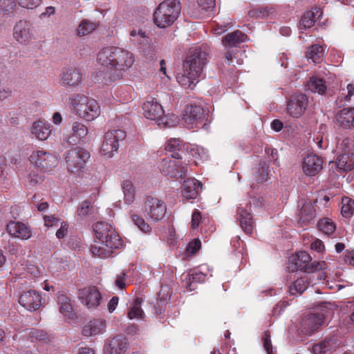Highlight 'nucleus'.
<instances>
[{
	"instance_id": "44",
	"label": "nucleus",
	"mask_w": 354,
	"mask_h": 354,
	"mask_svg": "<svg viewBox=\"0 0 354 354\" xmlns=\"http://www.w3.org/2000/svg\"><path fill=\"white\" fill-rule=\"evenodd\" d=\"M28 338L31 342H39L47 344L50 342V337L47 332L43 330L32 329L28 333Z\"/></svg>"
},
{
	"instance_id": "4",
	"label": "nucleus",
	"mask_w": 354,
	"mask_h": 354,
	"mask_svg": "<svg viewBox=\"0 0 354 354\" xmlns=\"http://www.w3.org/2000/svg\"><path fill=\"white\" fill-rule=\"evenodd\" d=\"M70 102L76 115L86 121H93L100 113L97 102L83 94L72 95Z\"/></svg>"
},
{
	"instance_id": "51",
	"label": "nucleus",
	"mask_w": 354,
	"mask_h": 354,
	"mask_svg": "<svg viewBox=\"0 0 354 354\" xmlns=\"http://www.w3.org/2000/svg\"><path fill=\"white\" fill-rule=\"evenodd\" d=\"M197 2L199 7L206 12L212 11L216 5L215 0H198Z\"/></svg>"
},
{
	"instance_id": "49",
	"label": "nucleus",
	"mask_w": 354,
	"mask_h": 354,
	"mask_svg": "<svg viewBox=\"0 0 354 354\" xmlns=\"http://www.w3.org/2000/svg\"><path fill=\"white\" fill-rule=\"evenodd\" d=\"M122 186L126 201L127 203L133 201L134 198V190L131 182L130 180H124L122 183Z\"/></svg>"
},
{
	"instance_id": "56",
	"label": "nucleus",
	"mask_w": 354,
	"mask_h": 354,
	"mask_svg": "<svg viewBox=\"0 0 354 354\" xmlns=\"http://www.w3.org/2000/svg\"><path fill=\"white\" fill-rule=\"evenodd\" d=\"M263 346L267 352V354H273L270 336L268 332H265Z\"/></svg>"
},
{
	"instance_id": "35",
	"label": "nucleus",
	"mask_w": 354,
	"mask_h": 354,
	"mask_svg": "<svg viewBox=\"0 0 354 354\" xmlns=\"http://www.w3.org/2000/svg\"><path fill=\"white\" fill-rule=\"evenodd\" d=\"M314 217V209L312 205L309 203H304L299 210L297 214L298 223L302 226L307 225Z\"/></svg>"
},
{
	"instance_id": "41",
	"label": "nucleus",
	"mask_w": 354,
	"mask_h": 354,
	"mask_svg": "<svg viewBox=\"0 0 354 354\" xmlns=\"http://www.w3.org/2000/svg\"><path fill=\"white\" fill-rule=\"evenodd\" d=\"M324 55V48L320 45H312L306 52V57L314 63H320Z\"/></svg>"
},
{
	"instance_id": "22",
	"label": "nucleus",
	"mask_w": 354,
	"mask_h": 354,
	"mask_svg": "<svg viewBox=\"0 0 354 354\" xmlns=\"http://www.w3.org/2000/svg\"><path fill=\"white\" fill-rule=\"evenodd\" d=\"M203 118L204 109L201 106L190 104L187 106L184 115V120L188 125H191L192 127H193L194 125L201 123Z\"/></svg>"
},
{
	"instance_id": "23",
	"label": "nucleus",
	"mask_w": 354,
	"mask_h": 354,
	"mask_svg": "<svg viewBox=\"0 0 354 354\" xmlns=\"http://www.w3.org/2000/svg\"><path fill=\"white\" fill-rule=\"evenodd\" d=\"M6 231L12 236L22 240H27L32 235L30 230L25 224L17 221H10L6 225Z\"/></svg>"
},
{
	"instance_id": "15",
	"label": "nucleus",
	"mask_w": 354,
	"mask_h": 354,
	"mask_svg": "<svg viewBox=\"0 0 354 354\" xmlns=\"http://www.w3.org/2000/svg\"><path fill=\"white\" fill-rule=\"evenodd\" d=\"M34 36L32 24L26 20H20L13 29V37L17 41L22 44H28Z\"/></svg>"
},
{
	"instance_id": "24",
	"label": "nucleus",
	"mask_w": 354,
	"mask_h": 354,
	"mask_svg": "<svg viewBox=\"0 0 354 354\" xmlns=\"http://www.w3.org/2000/svg\"><path fill=\"white\" fill-rule=\"evenodd\" d=\"M335 123L344 129L354 128V108H344L337 112Z\"/></svg>"
},
{
	"instance_id": "10",
	"label": "nucleus",
	"mask_w": 354,
	"mask_h": 354,
	"mask_svg": "<svg viewBox=\"0 0 354 354\" xmlns=\"http://www.w3.org/2000/svg\"><path fill=\"white\" fill-rule=\"evenodd\" d=\"M142 111L146 118L156 120L158 125L169 126L165 120V111L162 105L154 98H150L143 103Z\"/></svg>"
},
{
	"instance_id": "31",
	"label": "nucleus",
	"mask_w": 354,
	"mask_h": 354,
	"mask_svg": "<svg viewBox=\"0 0 354 354\" xmlns=\"http://www.w3.org/2000/svg\"><path fill=\"white\" fill-rule=\"evenodd\" d=\"M322 12L320 8H315L306 12L301 18L300 26L304 28L313 27L315 21L322 16Z\"/></svg>"
},
{
	"instance_id": "3",
	"label": "nucleus",
	"mask_w": 354,
	"mask_h": 354,
	"mask_svg": "<svg viewBox=\"0 0 354 354\" xmlns=\"http://www.w3.org/2000/svg\"><path fill=\"white\" fill-rule=\"evenodd\" d=\"M180 5L177 0H165L161 2L153 12V22L160 28L172 25L180 12Z\"/></svg>"
},
{
	"instance_id": "21",
	"label": "nucleus",
	"mask_w": 354,
	"mask_h": 354,
	"mask_svg": "<svg viewBox=\"0 0 354 354\" xmlns=\"http://www.w3.org/2000/svg\"><path fill=\"white\" fill-rule=\"evenodd\" d=\"M325 317L326 311L309 314L303 322V329L310 335L322 325Z\"/></svg>"
},
{
	"instance_id": "16",
	"label": "nucleus",
	"mask_w": 354,
	"mask_h": 354,
	"mask_svg": "<svg viewBox=\"0 0 354 354\" xmlns=\"http://www.w3.org/2000/svg\"><path fill=\"white\" fill-rule=\"evenodd\" d=\"M82 79V75L80 68L66 67L60 73L59 84L66 88L75 87L81 83Z\"/></svg>"
},
{
	"instance_id": "64",
	"label": "nucleus",
	"mask_w": 354,
	"mask_h": 354,
	"mask_svg": "<svg viewBox=\"0 0 354 354\" xmlns=\"http://www.w3.org/2000/svg\"><path fill=\"white\" fill-rule=\"evenodd\" d=\"M344 261L346 263L354 266V250L346 252L344 256Z\"/></svg>"
},
{
	"instance_id": "30",
	"label": "nucleus",
	"mask_w": 354,
	"mask_h": 354,
	"mask_svg": "<svg viewBox=\"0 0 354 354\" xmlns=\"http://www.w3.org/2000/svg\"><path fill=\"white\" fill-rule=\"evenodd\" d=\"M337 339L335 337H326L313 346V352L314 354H326L337 346Z\"/></svg>"
},
{
	"instance_id": "53",
	"label": "nucleus",
	"mask_w": 354,
	"mask_h": 354,
	"mask_svg": "<svg viewBox=\"0 0 354 354\" xmlns=\"http://www.w3.org/2000/svg\"><path fill=\"white\" fill-rule=\"evenodd\" d=\"M201 246V241L199 239H194L188 243L186 250L189 254H194L200 250Z\"/></svg>"
},
{
	"instance_id": "5",
	"label": "nucleus",
	"mask_w": 354,
	"mask_h": 354,
	"mask_svg": "<svg viewBox=\"0 0 354 354\" xmlns=\"http://www.w3.org/2000/svg\"><path fill=\"white\" fill-rule=\"evenodd\" d=\"M208 53L205 47L191 48L183 63V71L192 77H200L207 62Z\"/></svg>"
},
{
	"instance_id": "54",
	"label": "nucleus",
	"mask_w": 354,
	"mask_h": 354,
	"mask_svg": "<svg viewBox=\"0 0 354 354\" xmlns=\"http://www.w3.org/2000/svg\"><path fill=\"white\" fill-rule=\"evenodd\" d=\"M202 216L198 209H194L192 214L191 227L193 230H196L199 227L201 222Z\"/></svg>"
},
{
	"instance_id": "59",
	"label": "nucleus",
	"mask_w": 354,
	"mask_h": 354,
	"mask_svg": "<svg viewBox=\"0 0 354 354\" xmlns=\"http://www.w3.org/2000/svg\"><path fill=\"white\" fill-rule=\"evenodd\" d=\"M125 280H126V273L125 272L120 273L117 277V279L115 280V286L118 288H119L120 289H124L126 286Z\"/></svg>"
},
{
	"instance_id": "6",
	"label": "nucleus",
	"mask_w": 354,
	"mask_h": 354,
	"mask_svg": "<svg viewBox=\"0 0 354 354\" xmlns=\"http://www.w3.org/2000/svg\"><path fill=\"white\" fill-rule=\"evenodd\" d=\"M290 269L294 272L297 270L306 272H315L317 270H324L326 267L325 261H312L310 254L305 251H300L289 259Z\"/></svg>"
},
{
	"instance_id": "8",
	"label": "nucleus",
	"mask_w": 354,
	"mask_h": 354,
	"mask_svg": "<svg viewBox=\"0 0 354 354\" xmlns=\"http://www.w3.org/2000/svg\"><path fill=\"white\" fill-rule=\"evenodd\" d=\"M29 160L35 167L44 172L52 171L59 163V160L55 155L44 150L32 151Z\"/></svg>"
},
{
	"instance_id": "7",
	"label": "nucleus",
	"mask_w": 354,
	"mask_h": 354,
	"mask_svg": "<svg viewBox=\"0 0 354 354\" xmlns=\"http://www.w3.org/2000/svg\"><path fill=\"white\" fill-rule=\"evenodd\" d=\"M90 153L84 149L76 147L68 150L65 153V160L67 170L73 174H77L84 169Z\"/></svg>"
},
{
	"instance_id": "45",
	"label": "nucleus",
	"mask_w": 354,
	"mask_h": 354,
	"mask_svg": "<svg viewBox=\"0 0 354 354\" xmlns=\"http://www.w3.org/2000/svg\"><path fill=\"white\" fill-rule=\"evenodd\" d=\"M142 299L137 297L128 312V317L130 319H142L144 315V312L141 308Z\"/></svg>"
},
{
	"instance_id": "43",
	"label": "nucleus",
	"mask_w": 354,
	"mask_h": 354,
	"mask_svg": "<svg viewBox=\"0 0 354 354\" xmlns=\"http://www.w3.org/2000/svg\"><path fill=\"white\" fill-rule=\"evenodd\" d=\"M97 24L95 22L91 21L88 19H83L77 29V35L80 37L85 36L93 32Z\"/></svg>"
},
{
	"instance_id": "9",
	"label": "nucleus",
	"mask_w": 354,
	"mask_h": 354,
	"mask_svg": "<svg viewBox=\"0 0 354 354\" xmlns=\"http://www.w3.org/2000/svg\"><path fill=\"white\" fill-rule=\"evenodd\" d=\"M126 138V133L121 129L109 131L105 133L100 152L102 155L111 158L119 147V142Z\"/></svg>"
},
{
	"instance_id": "61",
	"label": "nucleus",
	"mask_w": 354,
	"mask_h": 354,
	"mask_svg": "<svg viewBox=\"0 0 354 354\" xmlns=\"http://www.w3.org/2000/svg\"><path fill=\"white\" fill-rule=\"evenodd\" d=\"M118 301L119 299L116 296H114L111 299V300L108 303V310L109 313H113L115 310L118 304Z\"/></svg>"
},
{
	"instance_id": "29",
	"label": "nucleus",
	"mask_w": 354,
	"mask_h": 354,
	"mask_svg": "<svg viewBox=\"0 0 354 354\" xmlns=\"http://www.w3.org/2000/svg\"><path fill=\"white\" fill-rule=\"evenodd\" d=\"M237 214L240 225L247 234H252L254 230V221L250 212L242 207L238 208Z\"/></svg>"
},
{
	"instance_id": "62",
	"label": "nucleus",
	"mask_w": 354,
	"mask_h": 354,
	"mask_svg": "<svg viewBox=\"0 0 354 354\" xmlns=\"http://www.w3.org/2000/svg\"><path fill=\"white\" fill-rule=\"evenodd\" d=\"M310 248L312 250H316L317 252H322L324 248V245L322 241L316 239L311 243Z\"/></svg>"
},
{
	"instance_id": "40",
	"label": "nucleus",
	"mask_w": 354,
	"mask_h": 354,
	"mask_svg": "<svg viewBox=\"0 0 354 354\" xmlns=\"http://www.w3.org/2000/svg\"><path fill=\"white\" fill-rule=\"evenodd\" d=\"M95 212V205L93 203H91L88 200H85L80 203L77 207L76 214L77 216L81 218L84 219L92 214H93Z\"/></svg>"
},
{
	"instance_id": "47",
	"label": "nucleus",
	"mask_w": 354,
	"mask_h": 354,
	"mask_svg": "<svg viewBox=\"0 0 354 354\" xmlns=\"http://www.w3.org/2000/svg\"><path fill=\"white\" fill-rule=\"evenodd\" d=\"M319 229L326 234H331L335 230L334 223L329 218H323L318 222Z\"/></svg>"
},
{
	"instance_id": "58",
	"label": "nucleus",
	"mask_w": 354,
	"mask_h": 354,
	"mask_svg": "<svg viewBox=\"0 0 354 354\" xmlns=\"http://www.w3.org/2000/svg\"><path fill=\"white\" fill-rule=\"evenodd\" d=\"M68 233V224L62 221L60 223V228L56 232V236L59 239H63Z\"/></svg>"
},
{
	"instance_id": "18",
	"label": "nucleus",
	"mask_w": 354,
	"mask_h": 354,
	"mask_svg": "<svg viewBox=\"0 0 354 354\" xmlns=\"http://www.w3.org/2000/svg\"><path fill=\"white\" fill-rule=\"evenodd\" d=\"M323 158L315 153L306 155L303 160L302 169L308 176H315L323 168Z\"/></svg>"
},
{
	"instance_id": "27",
	"label": "nucleus",
	"mask_w": 354,
	"mask_h": 354,
	"mask_svg": "<svg viewBox=\"0 0 354 354\" xmlns=\"http://www.w3.org/2000/svg\"><path fill=\"white\" fill-rule=\"evenodd\" d=\"M199 186H201V183L195 178H187L184 180L181 186L183 197L187 199L196 198L198 193Z\"/></svg>"
},
{
	"instance_id": "39",
	"label": "nucleus",
	"mask_w": 354,
	"mask_h": 354,
	"mask_svg": "<svg viewBox=\"0 0 354 354\" xmlns=\"http://www.w3.org/2000/svg\"><path fill=\"white\" fill-rule=\"evenodd\" d=\"M308 284L307 277H301L289 286V292L292 295H301L307 289Z\"/></svg>"
},
{
	"instance_id": "28",
	"label": "nucleus",
	"mask_w": 354,
	"mask_h": 354,
	"mask_svg": "<svg viewBox=\"0 0 354 354\" xmlns=\"http://www.w3.org/2000/svg\"><path fill=\"white\" fill-rule=\"evenodd\" d=\"M185 143L178 138H171L167 142L165 150L170 152L171 158L181 160L182 154L185 153Z\"/></svg>"
},
{
	"instance_id": "36",
	"label": "nucleus",
	"mask_w": 354,
	"mask_h": 354,
	"mask_svg": "<svg viewBox=\"0 0 354 354\" xmlns=\"http://www.w3.org/2000/svg\"><path fill=\"white\" fill-rule=\"evenodd\" d=\"M308 88L313 93L324 95L327 91L328 86L323 78L311 77L307 83Z\"/></svg>"
},
{
	"instance_id": "32",
	"label": "nucleus",
	"mask_w": 354,
	"mask_h": 354,
	"mask_svg": "<svg viewBox=\"0 0 354 354\" xmlns=\"http://www.w3.org/2000/svg\"><path fill=\"white\" fill-rule=\"evenodd\" d=\"M105 327L104 322L100 319H93L88 322L82 329L84 336L90 337L100 334Z\"/></svg>"
},
{
	"instance_id": "12",
	"label": "nucleus",
	"mask_w": 354,
	"mask_h": 354,
	"mask_svg": "<svg viewBox=\"0 0 354 354\" xmlns=\"http://www.w3.org/2000/svg\"><path fill=\"white\" fill-rule=\"evenodd\" d=\"M308 98L305 94L291 95L287 102V113L292 118H298L306 111Z\"/></svg>"
},
{
	"instance_id": "11",
	"label": "nucleus",
	"mask_w": 354,
	"mask_h": 354,
	"mask_svg": "<svg viewBox=\"0 0 354 354\" xmlns=\"http://www.w3.org/2000/svg\"><path fill=\"white\" fill-rule=\"evenodd\" d=\"M166 211L167 207L162 201L156 197H146L144 204V213L147 218L154 221H158L165 216Z\"/></svg>"
},
{
	"instance_id": "13",
	"label": "nucleus",
	"mask_w": 354,
	"mask_h": 354,
	"mask_svg": "<svg viewBox=\"0 0 354 354\" xmlns=\"http://www.w3.org/2000/svg\"><path fill=\"white\" fill-rule=\"evenodd\" d=\"M160 171L165 176L174 178H183L186 176L187 169L180 160L164 159L160 164Z\"/></svg>"
},
{
	"instance_id": "57",
	"label": "nucleus",
	"mask_w": 354,
	"mask_h": 354,
	"mask_svg": "<svg viewBox=\"0 0 354 354\" xmlns=\"http://www.w3.org/2000/svg\"><path fill=\"white\" fill-rule=\"evenodd\" d=\"M45 225L47 227L58 226L59 220L53 216H45L44 217Z\"/></svg>"
},
{
	"instance_id": "25",
	"label": "nucleus",
	"mask_w": 354,
	"mask_h": 354,
	"mask_svg": "<svg viewBox=\"0 0 354 354\" xmlns=\"http://www.w3.org/2000/svg\"><path fill=\"white\" fill-rule=\"evenodd\" d=\"M50 124L44 120H39L32 123L31 133L39 140H46L51 133Z\"/></svg>"
},
{
	"instance_id": "50",
	"label": "nucleus",
	"mask_w": 354,
	"mask_h": 354,
	"mask_svg": "<svg viewBox=\"0 0 354 354\" xmlns=\"http://www.w3.org/2000/svg\"><path fill=\"white\" fill-rule=\"evenodd\" d=\"M189 277V280L190 281V284L193 283H200L203 282L205 280L206 275L203 274L202 272L199 271H193L187 275Z\"/></svg>"
},
{
	"instance_id": "46",
	"label": "nucleus",
	"mask_w": 354,
	"mask_h": 354,
	"mask_svg": "<svg viewBox=\"0 0 354 354\" xmlns=\"http://www.w3.org/2000/svg\"><path fill=\"white\" fill-rule=\"evenodd\" d=\"M342 215L344 218H350L354 213V199L344 197L342 200Z\"/></svg>"
},
{
	"instance_id": "38",
	"label": "nucleus",
	"mask_w": 354,
	"mask_h": 354,
	"mask_svg": "<svg viewBox=\"0 0 354 354\" xmlns=\"http://www.w3.org/2000/svg\"><path fill=\"white\" fill-rule=\"evenodd\" d=\"M171 290L169 286L162 285L160 291L157 295V304L156 310L157 313H161L163 306L170 299Z\"/></svg>"
},
{
	"instance_id": "48",
	"label": "nucleus",
	"mask_w": 354,
	"mask_h": 354,
	"mask_svg": "<svg viewBox=\"0 0 354 354\" xmlns=\"http://www.w3.org/2000/svg\"><path fill=\"white\" fill-rule=\"evenodd\" d=\"M130 217L133 223L142 232L147 233L151 231L150 225L138 214L131 212Z\"/></svg>"
},
{
	"instance_id": "63",
	"label": "nucleus",
	"mask_w": 354,
	"mask_h": 354,
	"mask_svg": "<svg viewBox=\"0 0 354 354\" xmlns=\"http://www.w3.org/2000/svg\"><path fill=\"white\" fill-rule=\"evenodd\" d=\"M263 15L264 12L261 9H252L248 11V15L250 17L260 18L262 17Z\"/></svg>"
},
{
	"instance_id": "33",
	"label": "nucleus",
	"mask_w": 354,
	"mask_h": 354,
	"mask_svg": "<svg viewBox=\"0 0 354 354\" xmlns=\"http://www.w3.org/2000/svg\"><path fill=\"white\" fill-rule=\"evenodd\" d=\"M246 39V35L240 30H236L224 36L222 39V43L225 47L232 48L245 41Z\"/></svg>"
},
{
	"instance_id": "34",
	"label": "nucleus",
	"mask_w": 354,
	"mask_h": 354,
	"mask_svg": "<svg viewBox=\"0 0 354 354\" xmlns=\"http://www.w3.org/2000/svg\"><path fill=\"white\" fill-rule=\"evenodd\" d=\"M254 181L253 185L256 183H263L266 182L268 178L269 171L268 166L265 161L261 160L254 169L252 173Z\"/></svg>"
},
{
	"instance_id": "2",
	"label": "nucleus",
	"mask_w": 354,
	"mask_h": 354,
	"mask_svg": "<svg viewBox=\"0 0 354 354\" xmlns=\"http://www.w3.org/2000/svg\"><path fill=\"white\" fill-rule=\"evenodd\" d=\"M93 230L97 240L91 247L93 256L102 259L109 258L114 250L122 245V241L112 225L104 221L97 222L94 225Z\"/></svg>"
},
{
	"instance_id": "37",
	"label": "nucleus",
	"mask_w": 354,
	"mask_h": 354,
	"mask_svg": "<svg viewBox=\"0 0 354 354\" xmlns=\"http://www.w3.org/2000/svg\"><path fill=\"white\" fill-rule=\"evenodd\" d=\"M57 302L59 304V311L66 317L73 318V306L71 299L65 295H59L57 297Z\"/></svg>"
},
{
	"instance_id": "60",
	"label": "nucleus",
	"mask_w": 354,
	"mask_h": 354,
	"mask_svg": "<svg viewBox=\"0 0 354 354\" xmlns=\"http://www.w3.org/2000/svg\"><path fill=\"white\" fill-rule=\"evenodd\" d=\"M78 354H95V351L93 348L87 346L84 343L78 344Z\"/></svg>"
},
{
	"instance_id": "1",
	"label": "nucleus",
	"mask_w": 354,
	"mask_h": 354,
	"mask_svg": "<svg viewBox=\"0 0 354 354\" xmlns=\"http://www.w3.org/2000/svg\"><path fill=\"white\" fill-rule=\"evenodd\" d=\"M97 62L100 67L94 74L95 80L109 84L122 77L123 73L134 64L135 57L124 48L110 46L99 51Z\"/></svg>"
},
{
	"instance_id": "55",
	"label": "nucleus",
	"mask_w": 354,
	"mask_h": 354,
	"mask_svg": "<svg viewBox=\"0 0 354 354\" xmlns=\"http://www.w3.org/2000/svg\"><path fill=\"white\" fill-rule=\"evenodd\" d=\"M20 6L28 9H32L40 4L41 0H17Z\"/></svg>"
},
{
	"instance_id": "20",
	"label": "nucleus",
	"mask_w": 354,
	"mask_h": 354,
	"mask_svg": "<svg viewBox=\"0 0 354 354\" xmlns=\"http://www.w3.org/2000/svg\"><path fill=\"white\" fill-rule=\"evenodd\" d=\"M129 344L126 337L116 335L107 342L104 347L106 354H124L128 350Z\"/></svg>"
},
{
	"instance_id": "19",
	"label": "nucleus",
	"mask_w": 354,
	"mask_h": 354,
	"mask_svg": "<svg viewBox=\"0 0 354 354\" xmlns=\"http://www.w3.org/2000/svg\"><path fill=\"white\" fill-rule=\"evenodd\" d=\"M87 134V127L80 122H75L72 124V132L65 136L64 142L68 145H77L86 138Z\"/></svg>"
},
{
	"instance_id": "52",
	"label": "nucleus",
	"mask_w": 354,
	"mask_h": 354,
	"mask_svg": "<svg viewBox=\"0 0 354 354\" xmlns=\"http://www.w3.org/2000/svg\"><path fill=\"white\" fill-rule=\"evenodd\" d=\"M16 6L15 0H0V11L8 12Z\"/></svg>"
},
{
	"instance_id": "14",
	"label": "nucleus",
	"mask_w": 354,
	"mask_h": 354,
	"mask_svg": "<svg viewBox=\"0 0 354 354\" xmlns=\"http://www.w3.org/2000/svg\"><path fill=\"white\" fill-rule=\"evenodd\" d=\"M80 301L88 308H95L100 304L101 294L95 286H88L80 289L78 292Z\"/></svg>"
},
{
	"instance_id": "42",
	"label": "nucleus",
	"mask_w": 354,
	"mask_h": 354,
	"mask_svg": "<svg viewBox=\"0 0 354 354\" xmlns=\"http://www.w3.org/2000/svg\"><path fill=\"white\" fill-rule=\"evenodd\" d=\"M199 77H192V74H187L183 71V73H178L176 76L177 82L185 88L192 89L198 82H194Z\"/></svg>"
},
{
	"instance_id": "26",
	"label": "nucleus",
	"mask_w": 354,
	"mask_h": 354,
	"mask_svg": "<svg viewBox=\"0 0 354 354\" xmlns=\"http://www.w3.org/2000/svg\"><path fill=\"white\" fill-rule=\"evenodd\" d=\"M335 165L339 171L348 172L354 169V153L345 152L337 156Z\"/></svg>"
},
{
	"instance_id": "17",
	"label": "nucleus",
	"mask_w": 354,
	"mask_h": 354,
	"mask_svg": "<svg viewBox=\"0 0 354 354\" xmlns=\"http://www.w3.org/2000/svg\"><path fill=\"white\" fill-rule=\"evenodd\" d=\"M42 297L36 290H30L24 292L19 297V303L29 311H35L42 305Z\"/></svg>"
}]
</instances>
